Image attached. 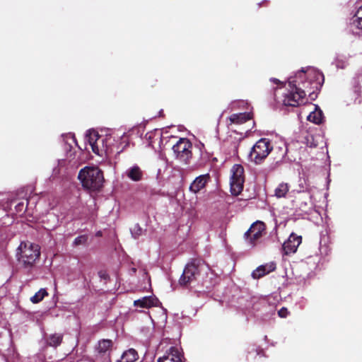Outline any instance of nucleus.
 <instances>
[{"label": "nucleus", "mask_w": 362, "mask_h": 362, "mask_svg": "<svg viewBox=\"0 0 362 362\" xmlns=\"http://www.w3.org/2000/svg\"><path fill=\"white\" fill-rule=\"evenodd\" d=\"M112 346V341L110 339H103L99 341L97 351L99 354H103L109 351Z\"/></svg>", "instance_id": "obj_23"}, {"label": "nucleus", "mask_w": 362, "mask_h": 362, "mask_svg": "<svg viewBox=\"0 0 362 362\" xmlns=\"http://www.w3.org/2000/svg\"><path fill=\"white\" fill-rule=\"evenodd\" d=\"M208 268L205 262L202 259L194 258L188 262L179 279V284L182 286H187L197 280L201 272Z\"/></svg>", "instance_id": "obj_2"}, {"label": "nucleus", "mask_w": 362, "mask_h": 362, "mask_svg": "<svg viewBox=\"0 0 362 362\" xmlns=\"http://www.w3.org/2000/svg\"><path fill=\"white\" fill-rule=\"evenodd\" d=\"M210 180L211 177L209 173L198 176L190 185L189 190L195 194L199 192L206 187Z\"/></svg>", "instance_id": "obj_12"}, {"label": "nucleus", "mask_w": 362, "mask_h": 362, "mask_svg": "<svg viewBox=\"0 0 362 362\" xmlns=\"http://www.w3.org/2000/svg\"><path fill=\"white\" fill-rule=\"evenodd\" d=\"M356 20L353 22V25L362 31V6L358 9L355 14Z\"/></svg>", "instance_id": "obj_26"}, {"label": "nucleus", "mask_w": 362, "mask_h": 362, "mask_svg": "<svg viewBox=\"0 0 362 362\" xmlns=\"http://www.w3.org/2000/svg\"><path fill=\"white\" fill-rule=\"evenodd\" d=\"M244 182L240 180H230V192L232 194L237 196L239 195L243 189Z\"/></svg>", "instance_id": "obj_24"}, {"label": "nucleus", "mask_w": 362, "mask_h": 362, "mask_svg": "<svg viewBox=\"0 0 362 362\" xmlns=\"http://www.w3.org/2000/svg\"><path fill=\"white\" fill-rule=\"evenodd\" d=\"M302 75L306 76V80L300 83V87L303 90H305V93H308V97L311 100H315L324 83V76L322 73L314 70L309 71L307 74H305L303 71Z\"/></svg>", "instance_id": "obj_4"}, {"label": "nucleus", "mask_w": 362, "mask_h": 362, "mask_svg": "<svg viewBox=\"0 0 362 362\" xmlns=\"http://www.w3.org/2000/svg\"><path fill=\"white\" fill-rule=\"evenodd\" d=\"M48 296V293L45 288H40L35 294L30 298L33 303H38L43 300L45 296Z\"/></svg>", "instance_id": "obj_25"}, {"label": "nucleus", "mask_w": 362, "mask_h": 362, "mask_svg": "<svg viewBox=\"0 0 362 362\" xmlns=\"http://www.w3.org/2000/svg\"><path fill=\"white\" fill-rule=\"evenodd\" d=\"M86 138L94 153L98 156H103V153H107L108 148L105 145V139L102 138L98 132L89 131Z\"/></svg>", "instance_id": "obj_9"}, {"label": "nucleus", "mask_w": 362, "mask_h": 362, "mask_svg": "<svg viewBox=\"0 0 362 362\" xmlns=\"http://www.w3.org/2000/svg\"><path fill=\"white\" fill-rule=\"evenodd\" d=\"M158 300L151 296L144 297L141 299H138L134 300V305L136 307H140L143 308H149L152 306L156 305V301Z\"/></svg>", "instance_id": "obj_16"}, {"label": "nucleus", "mask_w": 362, "mask_h": 362, "mask_svg": "<svg viewBox=\"0 0 362 362\" xmlns=\"http://www.w3.org/2000/svg\"><path fill=\"white\" fill-rule=\"evenodd\" d=\"M273 149L271 141L265 138L259 139L251 149L250 160L255 164L262 163Z\"/></svg>", "instance_id": "obj_5"}, {"label": "nucleus", "mask_w": 362, "mask_h": 362, "mask_svg": "<svg viewBox=\"0 0 362 362\" xmlns=\"http://www.w3.org/2000/svg\"><path fill=\"white\" fill-rule=\"evenodd\" d=\"M88 241V236L86 235H82L75 238L74 244L76 246L80 245H85Z\"/></svg>", "instance_id": "obj_28"}, {"label": "nucleus", "mask_w": 362, "mask_h": 362, "mask_svg": "<svg viewBox=\"0 0 362 362\" xmlns=\"http://www.w3.org/2000/svg\"><path fill=\"white\" fill-rule=\"evenodd\" d=\"M252 113L250 112H240L234 113L229 117L230 124H242L247 121L252 119Z\"/></svg>", "instance_id": "obj_15"}, {"label": "nucleus", "mask_w": 362, "mask_h": 362, "mask_svg": "<svg viewBox=\"0 0 362 362\" xmlns=\"http://www.w3.org/2000/svg\"><path fill=\"white\" fill-rule=\"evenodd\" d=\"M316 110L309 114L307 119L308 121L313 122L316 124H320L322 123L323 120V113L321 110L317 109V107L315 108Z\"/></svg>", "instance_id": "obj_19"}, {"label": "nucleus", "mask_w": 362, "mask_h": 362, "mask_svg": "<svg viewBox=\"0 0 362 362\" xmlns=\"http://www.w3.org/2000/svg\"><path fill=\"white\" fill-rule=\"evenodd\" d=\"M270 81L274 82L275 84H277V85L281 84V82L279 79H277V78H272L270 79Z\"/></svg>", "instance_id": "obj_32"}, {"label": "nucleus", "mask_w": 362, "mask_h": 362, "mask_svg": "<svg viewBox=\"0 0 362 362\" xmlns=\"http://www.w3.org/2000/svg\"><path fill=\"white\" fill-rule=\"evenodd\" d=\"M141 228L138 225H136L132 230V234L134 238H137L141 234Z\"/></svg>", "instance_id": "obj_29"}, {"label": "nucleus", "mask_w": 362, "mask_h": 362, "mask_svg": "<svg viewBox=\"0 0 362 362\" xmlns=\"http://www.w3.org/2000/svg\"><path fill=\"white\" fill-rule=\"evenodd\" d=\"M184 356L181 350L176 346H172L166 351L163 357L158 359V362H183Z\"/></svg>", "instance_id": "obj_11"}, {"label": "nucleus", "mask_w": 362, "mask_h": 362, "mask_svg": "<svg viewBox=\"0 0 362 362\" xmlns=\"http://www.w3.org/2000/svg\"><path fill=\"white\" fill-rule=\"evenodd\" d=\"M138 358L137 351L134 349H129L122 354L120 359L117 362H134Z\"/></svg>", "instance_id": "obj_17"}, {"label": "nucleus", "mask_w": 362, "mask_h": 362, "mask_svg": "<svg viewBox=\"0 0 362 362\" xmlns=\"http://www.w3.org/2000/svg\"><path fill=\"white\" fill-rule=\"evenodd\" d=\"M97 235H101V232L97 233Z\"/></svg>", "instance_id": "obj_34"}, {"label": "nucleus", "mask_w": 362, "mask_h": 362, "mask_svg": "<svg viewBox=\"0 0 362 362\" xmlns=\"http://www.w3.org/2000/svg\"><path fill=\"white\" fill-rule=\"evenodd\" d=\"M126 176L134 182H139L143 180L144 172L137 165H133L125 172Z\"/></svg>", "instance_id": "obj_13"}, {"label": "nucleus", "mask_w": 362, "mask_h": 362, "mask_svg": "<svg viewBox=\"0 0 362 362\" xmlns=\"http://www.w3.org/2000/svg\"><path fill=\"white\" fill-rule=\"evenodd\" d=\"M307 145L311 148H315L317 144L314 141L313 136L310 135L307 137Z\"/></svg>", "instance_id": "obj_30"}, {"label": "nucleus", "mask_w": 362, "mask_h": 362, "mask_svg": "<svg viewBox=\"0 0 362 362\" xmlns=\"http://www.w3.org/2000/svg\"><path fill=\"white\" fill-rule=\"evenodd\" d=\"M82 186L91 191H99L103 185V173L97 167H85L78 175Z\"/></svg>", "instance_id": "obj_1"}, {"label": "nucleus", "mask_w": 362, "mask_h": 362, "mask_svg": "<svg viewBox=\"0 0 362 362\" xmlns=\"http://www.w3.org/2000/svg\"><path fill=\"white\" fill-rule=\"evenodd\" d=\"M289 191V185L288 183L281 182L274 190V194L278 198L286 197L288 192Z\"/></svg>", "instance_id": "obj_22"}, {"label": "nucleus", "mask_w": 362, "mask_h": 362, "mask_svg": "<svg viewBox=\"0 0 362 362\" xmlns=\"http://www.w3.org/2000/svg\"><path fill=\"white\" fill-rule=\"evenodd\" d=\"M288 86L291 90L286 94L283 103L286 106L298 107L305 103V90H303L300 83L298 85L295 81H289Z\"/></svg>", "instance_id": "obj_6"}, {"label": "nucleus", "mask_w": 362, "mask_h": 362, "mask_svg": "<svg viewBox=\"0 0 362 362\" xmlns=\"http://www.w3.org/2000/svg\"><path fill=\"white\" fill-rule=\"evenodd\" d=\"M172 148L175 158L185 164H187L192 157V144L188 139H179Z\"/></svg>", "instance_id": "obj_7"}, {"label": "nucleus", "mask_w": 362, "mask_h": 362, "mask_svg": "<svg viewBox=\"0 0 362 362\" xmlns=\"http://www.w3.org/2000/svg\"><path fill=\"white\" fill-rule=\"evenodd\" d=\"M28 204V200H27L26 205H25V203L23 202H21L18 203L15 206L16 212L18 214H24L26 211Z\"/></svg>", "instance_id": "obj_27"}, {"label": "nucleus", "mask_w": 362, "mask_h": 362, "mask_svg": "<svg viewBox=\"0 0 362 362\" xmlns=\"http://www.w3.org/2000/svg\"><path fill=\"white\" fill-rule=\"evenodd\" d=\"M275 269L276 265L274 263L266 265H261L252 272V276L255 279H258L274 271Z\"/></svg>", "instance_id": "obj_14"}, {"label": "nucleus", "mask_w": 362, "mask_h": 362, "mask_svg": "<svg viewBox=\"0 0 362 362\" xmlns=\"http://www.w3.org/2000/svg\"><path fill=\"white\" fill-rule=\"evenodd\" d=\"M302 243V237L292 233L288 240L282 245V250L285 255H289L297 251L298 246Z\"/></svg>", "instance_id": "obj_10"}, {"label": "nucleus", "mask_w": 362, "mask_h": 362, "mask_svg": "<svg viewBox=\"0 0 362 362\" xmlns=\"http://www.w3.org/2000/svg\"><path fill=\"white\" fill-rule=\"evenodd\" d=\"M63 337V334L59 333L51 334L47 338V344L50 346L57 347L62 344Z\"/></svg>", "instance_id": "obj_20"}, {"label": "nucleus", "mask_w": 362, "mask_h": 362, "mask_svg": "<svg viewBox=\"0 0 362 362\" xmlns=\"http://www.w3.org/2000/svg\"><path fill=\"white\" fill-rule=\"evenodd\" d=\"M18 250V259L25 268L33 267L40 255L39 245L30 242H22Z\"/></svg>", "instance_id": "obj_3"}, {"label": "nucleus", "mask_w": 362, "mask_h": 362, "mask_svg": "<svg viewBox=\"0 0 362 362\" xmlns=\"http://www.w3.org/2000/svg\"><path fill=\"white\" fill-rule=\"evenodd\" d=\"M232 175L230 180H240L245 182L244 168L241 165H234L231 170Z\"/></svg>", "instance_id": "obj_18"}, {"label": "nucleus", "mask_w": 362, "mask_h": 362, "mask_svg": "<svg viewBox=\"0 0 362 362\" xmlns=\"http://www.w3.org/2000/svg\"><path fill=\"white\" fill-rule=\"evenodd\" d=\"M265 223L262 221H257L245 233L244 238L251 245L255 246L259 239L265 233Z\"/></svg>", "instance_id": "obj_8"}, {"label": "nucleus", "mask_w": 362, "mask_h": 362, "mask_svg": "<svg viewBox=\"0 0 362 362\" xmlns=\"http://www.w3.org/2000/svg\"><path fill=\"white\" fill-rule=\"evenodd\" d=\"M253 350L255 351L258 355L262 354L263 356H264V353L262 349H253Z\"/></svg>", "instance_id": "obj_33"}, {"label": "nucleus", "mask_w": 362, "mask_h": 362, "mask_svg": "<svg viewBox=\"0 0 362 362\" xmlns=\"http://www.w3.org/2000/svg\"><path fill=\"white\" fill-rule=\"evenodd\" d=\"M288 313H289V312L288 311V309L284 307L281 308L278 311V315L281 317H286L288 316Z\"/></svg>", "instance_id": "obj_31"}, {"label": "nucleus", "mask_w": 362, "mask_h": 362, "mask_svg": "<svg viewBox=\"0 0 362 362\" xmlns=\"http://www.w3.org/2000/svg\"><path fill=\"white\" fill-rule=\"evenodd\" d=\"M353 86L354 92L358 95L362 96V69L354 78Z\"/></svg>", "instance_id": "obj_21"}]
</instances>
